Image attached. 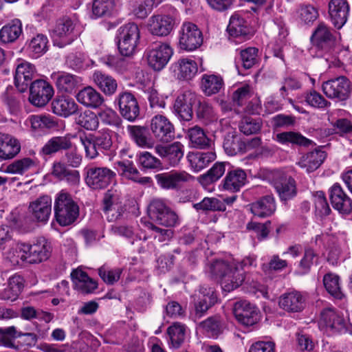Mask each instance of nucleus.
<instances>
[{
	"label": "nucleus",
	"instance_id": "1",
	"mask_svg": "<svg viewBox=\"0 0 352 352\" xmlns=\"http://www.w3.org/2000/svg\"><path fill=\"white\" fill-rule=\"evenodd\" d=\"M54 209L56 220L61 226L72 224L79 215L78 204L72 195L63 190L56 195Z\"/></svg>",
	"mask_w": 352,
	"mask_h": 352
},
{
	"label": "nucleus",
	"instance_id": "2",
	"mask_svg": "<svg viewBox=\"0 0 352 352\" xmlns=\"http://www.w3.org/2000/svg\"><path fill=\"white\" fill-rule=\"evenodd\" d=\"M79 140L84 148L85 157L89 160L96 158L99 155L98 150H110L113 144L111 131L108 129H102L88 135H80Z\"/></svg>",
	"mask_w": 352,
	"mask_h": 352
},
{
	"label": "nucleus",
	"instance_id": "3",
	"mask_svg": "<svg viewBox=\"0 0 352 352\" xmlns=\"http://www.w3.org/2000/svg\"><path fill=\"white\" fill-rule=\"evenodd\" d=\"M210 273L221 278V284L226 292L239 287L244 280L243 273L236 267H232L223 261H216L210 265Z\"/></svg>",
	"mask_w": 352,
	"mask_h": 352
},
{
	"label": "nucleus",
	"instance_id": "4",
	"mask_svg": "<svg viewBox=\"0 0 352 352\" xmlns=\"http://www.w3.org/2000/svg\"><path fill=\"white\" fill-rule=\"evenodd\" d=\"M140 36L138 26L134 23H128L118 30V46L122 56L133 55L136 50Z\"/></svg>",
	"mask_w": 352,
	"mask_h": 352
},
{
	"label": "nucleus",
	"instance_id": "5",
	"mask_svg": "<svg viewBox=\"0 0 352 352\" xmlns=\"http://www.w3.org/2000/svg\"><path fill=\"white\" fill-rule=\"evenodd\" d=\"M173 50L166 43H155L145 51V57L148 66L155 71H161L169 62Z\"/></svg>",
	"mask_w": 352,
	"mask_h": 352
},
{
	"label": "nucleus",
	"instance_id": "6",
	"mask_svg": "<svg viewBox=\"0 0 352 352\" xmlns=\"http://www.w3.org/2000/svg\"><path fill=\"white\" fill-rule=\"evenodd\" d=\"M270 179L281 201H287L296 196V182L292 177L275 170L271 173Z\"/></svg>",
	"mask_w": 352,
	"mask_h": 352
},
{
	"label": "nucleus",
	"instance_id": "7",
	"mask_svg": "<svg viewBox=\"0 0 352 352\" xmlns=\"http://www.w3.org/2000/svg\"><path fill=\"white\" fill-rule=\"evenodd\" d=\"M322 89L327 98L344 101L350 97L352 85L347 78L342 76L324 82Z\"/></svg>",
	"mask_w": 352,
	"mask_h": 352
},
{
	"label": "nucleus",
	"instance_id": "8",
	"mask_svg": "<svg viewBox=\"0 0 352 352\" xmlns=\"http://www.w3.org/2000/svg\"><path fill=\"white\" fill-rule=\"evenodd\" d=\"M148 214L151 220L166 227H173L178 223L177 214L160 199H154L151 202Z\"/></svg>",
	"mask_w": 352,
	"mask_h": 352
},
{
	"label": "nucleus",
	"instance_id": "9",
	"mask_svg": "<svg viewBox=\"0 0 352 352\" xmlns=\"http://www.w3.org/2000/svg\"><path fill=\"white\" fill-rule=\"evenodd\" d=\"M202 43L203 35L198 27L192 23H184L179 30V47L191 52L199 48Z\"/></svg>",
	"mask_w": 352,
	"mask_h": 352
},
{
	"label": "nucleus",
	"instance_id": "10",
	"mask_svg": "<svg viewBox=\"0 0 352 352\" xmlns=\"http://www.w3.org/2000/svg\"><path fill=\"white\" fill-rule=\"evenodd\" d=\"M150 129L155 138L162 142H169L175 138L174 126L163 115L157 114L151 118Z\"/></svg>",
	"mask_w": 352,
	"mask_h": 352
},
{
	"label": "nucleus",
	"instance_id": "11",
	"mask_svg": "<svg viewBox=\"0 0 352 352\" xmlns=\"http://www.w3.org/2000/svg\"><path fill=\"white\" fill-rule=\"evenodd\" d=\"M53 95V87L45 80H36L30 85L29 101L36 107L45 106Z\"/></svg>",
	"mask_w": 352,
	"mask_h": 352
},
{
	"label": "nucleus",
	"instance_id": "12",
	"mask_svg": "<svg viewBox=\"0 0 352 352\" xmlns=\"http://www.w3.org/2000/svg\"><path fill=\"white\" fill-rule=\"evenodd\" d=\"M159 186L165 189H177L183 184L192 182L195 177L185 170H173L155 175Z\"/></svg>",
	"mask_w": 352,
	"mask_h": 352
},
{
	"label": "nucleus",
	"instance_id": "13",
	"mask_svg": "<svg viewBox=\"0 0 352 352\" xmlns=\"http://www.w3.org/2000/svg\"><path fill=\"white\" fill-rule=\"evenodd\" d=\"M116 176V173L107 167L89 166L87 169V184L94 189L106 188Z\"/></svg>",
	"mask_w": 352,
	"mask_h": 352
},
{
	"label": "nucleus",
	"instance_id": "14",
	"mask_svg": "<svg viewBox=\"0 0 352 352\" xmlns=\"http://www.w3.org/2000/svg\"><path fill=\"white\" fill-rule=\"evenodd\" d=\"M52 252L51 243L45 238H39L32 244L28 243L27 263L37 264L44 262L50 257Z\"/></svg>",
	"mask_w": 352,
	"mask_h": 352
},
{
	"label": "nucleus",
	"instance_id": "15",
	"mask_svg": "<svg viewBox=\"0 0 352 352\" xmlns=\"http://www.w3.org/2000/svg\"><path fill=\"white\" fill-rule=\"evenodd\" d=\"M115 102L118 104L120 113L126 120L133 122L140 115V107L135 96L129 91L118 94Z\"/></svg>",
	"mask_w": 352,
	"mask_h": 352
},
{
	"label": "nucleus",
	"instance_id": "16",
	"mask_svg": "<svg viewBox=\"0 0 352 352\" xmlns=\"http://www.w3.org/2000/svg\"><path fill=\"white\" fill-rule=\"evenodd\" d=\"M233 314L238 322L246 327L254 325L259 320L257 308L246 300L236 302Z\"/></svg>",
	"mask_w": 352,
	"mask_h": 352
},
{
	"label": "nucleus",
	"instance_id": "17",
	"mask_svg": "<svg viewBox=\"0 0 352 352\" xmlns=\"http://www.w3.org/2000/svg\"><path fill=\"white\" fill-rule=\"evenodd\" d=\"M126 208L116 190H107L103 198V211L109 221H114L121 217Z\"/></svg>",
	"mask_w": 352,
	"mask_h": 352
},
{
	"label": "nucleus",
	"instance_id": "18",
	"mask_svg": "<svg viewBox=\"0 0 352 352\" xmlns=\"http://www.w3.org/2000/svg\"><path fill=\"white\" fill-rule=\"evenodd\" d=\"M28 210L34 221L46 223L52 212V199L47 195L41 196L30 203Z\"/></svg>",
	"mask_w": 352,
	"mask_h": 352
},
{
	"label": "nucleus",
	"instance_id": "19",
	"mask_svg": "<svg viewBox=\"0 0 352 352\" xmlns=\"http://www.w3.org/2000/svg\"><path fill=\"white\" fill-rule=\"evenodd\" d=\"M74 29L73 21L67 18L60 19L56 23L52 31V37L54 45L63 47L72 43L71 35Z\"/></svg>",
	"mask_w": 352,
	"mask_h": 352
},
{
	"label": "nucleus",
	"instance_id": "20",
	"mask_svg": "<svg viewBox=\"0 0 352 352\" xmlns=\"http://www.w3.org/2000/svg\"><path fill=\"white\" fill-rule=\"evenodd\" d=\"M197 101L195 94L187 91L176 98L173 112L182 120L189 121L192 118V105Z\"/></svg>",
	"mask_w": 352,
	"mask_h": 352
},
{
	"label": "nucleus",
	"instance_id": "21",
	"mask_svg": "<svg viewBox=\"0 0 352 352\" xmlns=\"http://www.w3.org/2000/svg\"><path fill=\"white\" fill-rule=\"evenodd\" d=\"M194 300L196 315L200 318L217 301L214 288L205 285H201L198 292L194 294Z\"/></svg>",
	"mask_w": 352,
	"mask_h": 352
},
{
	"label": "nucleus",
	"instance_id": "22",
	"mask_svg": "<svg viewBox=\"0 0 352 352\" xmlns=\"http://www.w3.org/2000/svg\"><path fill=\"white\" fill-rule=\"evenodd\" d=\"M36 74L35 66L25 60H21L16 67L14 85L21 93L25 91Z\"/></svg>",
	"mask_w": 352,
	"mask_h": 352
},
{
	"label": "nucleus",
	"instance_id": "23",
	"mask_svg": "<svg viewBox=\"0 0 352 352\" xmlns=\"http://www.w3.org/2000/svg\"><path fill=\"white\" fill-rule=\"evenodd\" d=\"M173 19L168 15H154L148 20L147 28L151 34L159 36H166L173 30Z\"/></svg>",
	"mask_w": 352,
	"mask_h": 352
},
{
	"label": "nucleus",
	"instance_id": "24",
	"mask_svg": "<svg viewBox=\"0 0 352 352\" xmlns=\"http://www.w3.org/2000/svg\"><path fill=\"white\" fill-rule=\"evenodd\" d=\"M329 14L334 26L341 28L347 21L349 5L346 0H331L329 3Z\"/></svg>",
	"mask_w": 352,
	"mask_h": 352
},
{
	"label": "nucleus",
	"instance_id": "25",
	"mask_svg": "<svg viewBox=\"0 0 352 352\" xmlns=\"http://www.w3.org/2000/svg\"><path fill=\"white\" fill-rule=\"evenodd\" d=\"M305 298L297 291H292L282 294L278 300L280 308L289 313H297L303 310Z\"/></svg>",
	"mask_w": 352,
	"mask_h": 352
},
{
	"label": "nucleus",
	"instance_id": "26",
	"mask_svg": "<svg viewBox=\"0 0 352 352\" xmlns=\"http://www.w3.org/2000/svg\"><path fill=\"white\" fill-rule=\"evenodd\" d=\"M184 145L175 142L168 146L157 145L155 152L172 166L177 165L184 156Z\"/></svg>",
	"mask_w": 352,
	"mask_h": 352
},
{
	"label": "nucleus",
	"instance_id": "27",
	"mask_svg": "<svg viewBox=\"0 0 352 352\" xmlns=\"http://www.w3.org/2000/svg\"><path fill=\"white\" fill-rule=\"evenodd\" d=\"M72 147V142L69 136H54L51 138L41 148V156H51L62 151H67Z\"/></svg>",
	"mask_w": 352,
	"mask_h": 352
},
{
	"label": "nucleus",
	"instance_id": "28",
	"mask_svg": "<svg viewBox=\"0 0 352 352\" xmlns=\"http://www.w3.org/2000/svg\"><path fill=\"white\" fill-rule=\"evenodd\" d=\"M330 200L334 209L340 213L349 214L351 210V201L341 186L335 184L330 190Z\"/></svg>",
	"mask_w": 352,
	"mask_h": 352
},
{
	"label": "nucleus",
	"instance_id": "29",
	"mask_svg": "<svg viewBox=\"0 0 352 352\" xmlns=\"http://www.w3.org/2000/svg\"><path fill=\"white\" fill-rule=\"evenodd\" d=\"M173 72L179 80H190L198 72L197 63L190 58H181L174 63Z\"/></svg>",
	"mask_w": 352,
	"mask_h": 352
},
{
	"label": "nucleus",
	"instance_id": "30",
	"mask_svg": "<svg viewBox=\"0 0 352 352\" xmlns=\"http://www.w3.org/2000/svg\"><path fill=\"white\" fill-rule=\"evenodd\" d=\"M76 98L79 103L92 109L98 108L104 102L102 96L91 86L80 89Z\"/></svg>",
	"mask_w": 352,
	"mask_h": 352
},
{
	"label": "nucleus",
	"instance_id": "31",
	"mask_svg": "<svg viewBox=\"0 0 352 352\" xmlns=\"http://www.w3.org/2000/svg\"><path fill=\"white\" fill-rule=\"evenodd\" d=\"M115 164L118 173L122 177L140 184H148L151 181L150 177H140L139 171L133 162L129 160L118 161Z\"/></svg>",
	"mask_w": 352,
	"mask_h": 352
},
{
	"label": "nucleus",
	"instance_id": "32",
	"mask_svg": "<svg viewBox=\"0 0 352 352\" xmlns=\"http://www.w3.org/2000/svg\"><path fill=\"white\" fill-rule=\"evenodd\" d=\"M131 139L143 148H151L154 146V141L150 137L148 129L145 126L129 125L126 128Z\"/></svg>",
	"mask_w": 352,
	"mask_h": 352
},
{
	"label": "nucleus",
	"instance_id": "33",
	"mask_svg": "<svg viewBox=\"0 0 352 352\" xmlns=\"http://www.w3.org/2000/svg\"><path fill=\"white\" fill-rule=\"evenodd\" d=\"M246 182L245 172L241 168H237L228 173L223 179V188L232 192H237L245 184Z\"/></svg>",
	"mask_w": 352,
	"mask_h": 352
},
{
	"label": "nucleus",
	"instance_id": "34",
	"mask_svg": "<svg viewBox=\"0 0 352 352\" xmlns=\"http://www.w3.org/2000/svg\"><path fill=\"white\" fill-rule=\"evenodd\" d=\"M333 40L334 36L331 30L324 22H320L318 24L311 36L312 44L321 49L324 48L332 43Z\"/></svg>",
	"mask_w": 352,
	"mask_h": 352
},
{
	"label": "nucleus",
	"instance_id": "35",
	"mask_svg": "<svg viewBox=\"0 0 352 352\" xmlns=\"http://www.w3.org/2000/svg\"><path fill=\"white\" fill-rule=\"evenodd\" d=\"M325 157L326 153L324 151L320 149H315L302 156L298 162V165L302 168H305L307 172L311 173L319 168Z\"/></svg>",
	"mask_w": 352,
	"mask_h": 352
},
{
	"label": "nucleus",
	"instance_id": "36",
	"mask_svg": "<svg viewBox=\"0 0 352 352\" xmlns=\"http://www.w3.org/2000/svg\"><path fill=\"white\" fill-rule=\"evenodd\" d=\"M186 157L191 169L199 172L215 160L216 155L213 152H190Z\"/></svg>",
	"mask_w": 352,
	"mask_h": 352
},
{
	"label": "nucleus",
	"instance_id": "37",
	"mask_svg": "<svg viewBox=\"0 0 352 352\" xmlns=\"http://www.w3.org/2000/svg\"><path fill=\"white\" fill-rule=\"evenodd\" d=\"M92 79L96 85L107 96L113 95L118 88V83L112 76L101 71H95Z\"/></svg>",
	"mask_w": 352,
	"mask_h": 352
},
{
	"label": "nucleus",
	"instance_id": "38",
	"mask_svg": "<svg viewBox=\"0 0 352 352\" xmlns=\"http://www.w3.org/2000/svg\"><path fill=\"white\" fill-rule=\"evenodd\" d=\"M275 140L281 144H289L309 147L312 145L314 142L302 135L299 132L285 131L276 134Z\"/></svg>",
	"mask_w": 352,
	"mask_h": 352
},
{
	"label": "nucleus",
	"instance_id": "39",
	"mask_svg": "<svg viewBox=\"0 0 352 352\" xmlns=\"http://www.w3.org/2000/svg\"><path fill=\"white\" fill-rule=\"evenodd\" d=\"M21 149L17 140L8 134L0 133V158L8 160L14 157Z\"/></svg>",
	"mask_w": 352,
	"mask_h": 352
},
{
	"label": "nucleus",
	"instance_id": "40",
	"mask_svg": "<svg viewBox=\"0 0 352 352\" xmlns=\"http://www.w3.org/2000/svg\"><path fill=\"white\" fill-rule=\"evenodd\" d=\"M275 210V199L272 195H266L251 205L252 212L259 217H269Z\"/></svg>",
	"mask_w": 352,
	"mask_h": 352
},
{
	"label": "nucleus",
	"instance_id": "41",
	"mask_svg": "<svg viewBox=\"0 0 352 352\" xmlns=\"http://www.w3.org/2000/svg\"><path fill=\"white\" fill-rule=\"evenodd\" d=\"M53 112L56 115L68 117L78 110V104L74 99L67 97H58L52 102Z\"/></svg>",
	"mask_w": 352,
	"mask_h": 352
},
{
	"label": "nucleus",
	"instance_id": "42",
	"mask_svg": "<svg viewBox=\"0 0 352 352\" xmlns=\"http://www.w3.org/2000/svg\"><path fill=\"white\" fill-rule=\"evenodd\" d=\"M28 243L22 242H11L5 255L13 265L19 264L20 261L26 262L28 257Z\"/></svg>",
	"mask_w": 352,
	"mask_h": 352
},
{
	"label": "nucleus",
	"instance_id": "43",
	"mask_svg": "<svg viewBox=\"0 0 352 352\" xmlns=\"http://www.w3.org/2000/svg\"><path fill=\"white\" fill-rule=\"evenodd\" d=\"M22 23L18 19L11 21L0 30V40L4 43L15 41L22 34Z\"/></svg>",
	"mask_w": 352,
	"mask_h": 352
},
{
	"label": "nucleus",
	"instance_id": "44",
	"mask_svg": "<svg viewBox=\"0 0 352 352\" xmlns=\"http://www.w3.org/2000/svg\"><path fill=\"white\" fill-rule=\"evenodd\" d=\"M25 124L30 126L32 131L38 132L54 128L56 122L48 115H32L25 120Z\"/></svg>",
	"mask_w": 352,
	"mask_h": 352
},
{
	"label": "nucleus",
	"instance_id": "45",
	"mask_svg": "<svg viewBox=\"0 0 352 352\" xmlns=\"http://www.w3.org/2000/svg\"><path fill=\"white\" fill-rule=\"evenodd\" d=\"M227 30L233 37H245L250 33L247 22L238 13L231 16Z\"/></svg>",
	"mask_w": 352,
	"mask_h": 352
},
{
	"label": "nucleus",
	"instance_id": "46",
	"mask_svg": "<svg viewBox=\"0 0 352 352\" xmlns=\"http://www.w3.org/2000/svg\"><path fill=\"white\" fill-rule=\"evenodd\" d=\"M188 138L192 147L205 149L210 147L212 140L208 138L204 131L198 126L188 129Z\"/></svg>",
	"mask_w": 352,
	"mask_h": 352
},
{
	"label": "nucleus",
	"instance_id": "47",
	"mask_svg": "<svg viewBox=\"0 0 352 352\" xmlns=\"http://www.w3.org/2000/svg\"><path fill=\"white\" fill-rule=\"evenodd\" d=\"M223 86V80L219 76L214 74H204L201 81V89L208 96L216 94Z\"/></svg>",
	"mask_w": 352,
	"mask_h": 352
},
{
	"label": "nucleus",
	"instance_id": "48",
	"mask_svg": "<svg viewBox=\"0 0 352 352\" xmlns=\"http://www.w3.org/2000/svg\"><path fill=\"white\" fill-rule=\"evenodd\" d=\"M80 82L79 77L69 73H59L56 76V87L64 93H72Z\"/></svg>",
	"mask_w": 352,
	"mask_h": 352
},
{
	"label": "nucleus",
	"instance_id": "49",
	"mask_svg": "<svg viewBox=\"0 0 352 352\" xmlns=\"http://www.w3.org/2000/svg\"><path fill=\"white\" fill-rule=\"evenodd\" d=\"M323 284L327 292L336 299L341 300L344 294L342 291L340 279L338 275L333 273H327L323 277Z\"/></svg>",
	"mask_w": 352,
	"mask_h": 352
},
{
	"label": "nucleus",
	"instance_id": "50",
	"mask_svg": "<svg viewBox=\"0 0 352 352\" xmlns=\"http://www.w3.org/2000/svg\"><path fill=\"white\" fill-rule=\"evenodd\" d=\"M100 62L110 69L118 73L123 74L129 69L128 61L119 56L107 55L100 58Z\"/></svg>",
	"mask_w": 352,
	"mask_h": 352
},
{
	"label": "nucleus",
	"instance_id": "51",
	"mask_svg": "<svg viewBox=\"0 0 352 352\" xmlns=\"http://www.w3.org/2000/svg\"><path fill=\"white\" fill-rule=\"evenodd\" d=\"M36 166L35 160L30 157H24L14 160L7 166L6 173L11 174L23 175L31 168Z\"/></svg>",
	"mask_w": 352,
	"mask_h": 352
},
{
	"label": "nucleus",
	"instance_id": "52",
	"mask_svg": "<svg viewBox=\"0 0 352 352\" xmlns=\"http://www.w3.org/2000/svg\"><path fill=\"white\" fill-rule=\"evenodd\" d=\"M28 48L32 56L38 58L45 54L48 50V38L43 34H38L30 41Z\"/></svg>",
	"mask_w": 352,
	"mask_h": 352
},
{
	"label": "nucleus",
	"instance_id": "53",
	"mask_svg": "<svg viewBox=\"0 0 352 352\" xmlns=\"http://www.w3.org/2000/svg\"><path fill=\"white\" fill-rule=\"evenodd\" d=\"M186 327L175 322L167 329L170 344L174 348H179L184 342L186 337Z\"/></svg>",
	"mask_w": 352,
	"mask_h": 352
},
{
	"label": "nucleus",
	"instance_id": "54",
	"mask_svg": "<svg viewBox=\"0 0 352 352\" xmlns=\"http://www.w3.org/2000/svg\"><path fill=\"white\" fill-rule=\"evenodd\" d=\"M193 208L199 211H225L224 203L215 197H205L200 202L194 204Z\"/></svg>",
	"mask_w": 352,
	"mask_h": 352
},
{
	"label": "nucleus",
	"instance_id": "55",
	"mask_svg": "<svg viewBox=\"0 0 352 352\" xmlns=\"http://www.w3.org/2000/svg\"><path fill=\"white\" fill-rule=\"evenodd\" d=\"M22 337V333L16 330L14 326L6 328H0V345L11 348L16 349L14 340L17 338Z\"/></svg>",
	"mask_w": 352,
	"mask_h": 352
},
{
	"label": "nucleus",
	"instance_id": "56",
	"mask_svg": "<svg viewBox=\"0 0 352 352\" xmlns=\"http://www.w3.org/2000/svg\"><path fill=\"white\" fill-rule=\"evenodd\" d=\"M340 314L336 311L333 308L328 307L322 309L320 314V318L318 320L319 329L324 333L328 335L329 332L330 327L331 323L336 320Z\"/></svg>",
	"mask_w": 352,
	"mask_h": 352
},
{
	"label": "nucleus",
	"instance_id": "57",
	"mask_svg": "<svg viewBox=\"0 0 352 352\" xmlns=\"http://www.w3.org/2000/svg\"><path fill=\"white\" fill-rule=\"evenodd\" d=\"M225 152L230 156L236 155L245 152V142L234 136H228L225 138L223 144Z\"/></svg>",
	"mask_w": 352,
	"mask_h": 352
},
{
	"label": "nucleus",
	"instance_id": "58",
	"mask_svg": "<svg viewBox=\"0 0 352 352\" xmlns=\"http://www.w3.org/2000/svg\"><path fill=\"white\" fill-rule=\"evenodd\" d=\"M52 174L60 179H73L78 182L80 178V174L78 170H69L66 166L61 162H55L53 165Z\"/></svg>",
	"mask_w": 352,
	"mask_h": 352
},
{
	"label": "nucleus",
	"instance_id": "59",
	"mask_svg": "<svg viewBox=\"0 0 352 352\" xmlns=\"http://www.w3.org/2000/svg\"><path fill=\"white\" fill-rule=\"evenodd\" d=\"M316 254L312 249H306L304 255L300 261L295 274L298 275H305L309 272Z\"/></svg>",
	"mask_w": 352,
	"mask_h": 352
},
{
	"label": "nucleus",
	"instance_id": "60",
	"mask_svg": "<svg viewBox=\"0 0 352 352\" xmlns=\"http://www.w3.org/2000/svg\"><path fill=\"white\" fill-rule=\"evenodd\" d=\"M77 123L87 130L94 131L98 127L99 120L95 113L91 111H85L80 114Z\"/></svg>",
	"mask_w": 352,
	"mask_h": 352
},
{
	"label": "nucleus",
	"instance_id": "61",
	"mask_svg": "<svg viewBox=\"0 0 352 352\" xmlns=\"http://www.w3.org/2000/svg\"><path fill=\"white\" fill-rule=\"evenodd\" d=\"M115 7L114 0H94L92 12L96 17L109 15Z\"/></svg>",
	"mask_w": 352,
	"mask_h": 352
},
{
	"label": "nucleus",
	"instance_id": "62",
	"mask_svg": "<svg viewBox=\"0 0 352 352\" xmlns=\"http://www.w3.org/2000/svg\"><path fill=\"white\" fill-rule=\"evenodd\" d=\"M331 324L328 335L352 333V324L341 315Z\"/></svg>",
	"mask_w": 352,
	"mask_h": 352
},
{
	"label": "nucleus",
	"instance_id": "63",
	"mask_svg": "<svg viewBox=\"0 0 352 352\" xmlns=\"http://www.w3.org/2000/svg\"><path fill=\"white\" fill-rule=\"evenodd\" d=\"M258 49L250 47L240 52L241 60L243 68L248 69L258 63Z\"/></svg>",
	"mask_w": 352,
	"mask_h": 352
},
{
	"label": "nucleus",
	"instance_id": "64",
	"mask_svg": "<svg viewBox=\"0 0 352 352\" xmlns=\"http://www.w3.org/2000/svg\"><path fill=\"white\" fill-rule=\"evenodd\" d=\"M253 95L252 88L248 84L239 86L232 94V100L239 106L245 104L247 100Z\"/></svg>",
	"mask_w": 352,
	"mask_h": 352
}]
</instances>
